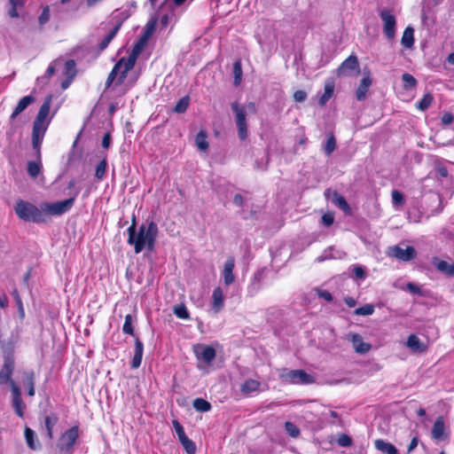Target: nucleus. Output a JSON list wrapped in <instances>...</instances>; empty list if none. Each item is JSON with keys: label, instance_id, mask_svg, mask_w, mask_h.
I'll return each mask as SVG.
<instances>
[{"label": "nucleus", "instance_id": "43", "mask_svg": "<svg viewBox=\"0 0 454 454\" xmlns=\"http://www.w3.org/2000/svg\"><path fill=\"white\" fill-rule=\"evenodd\" d=\"M432 102L433 97L431 94L427 93L418 102L417 108L420 111H425L431 106Z\"/></svg>", "mask_w": 454, "mask_h": 454}, {"label": "nucleus", "instance_id": "60", "mask_svg": "<svg viewBox=\"0 0 454 454\" xmlns=\"http://www.w3.org/2000/svg\"><path fill=\"white\" fill-rule=\"evenodd\" d=\"M50 18V11L49 8L46 7L43 9L42 14L39 17V22L40 24H44L49 20Z\"/></svg>", "mask_w": 454, "mask_h": 454}, {"label": "nucleus", "instance_id": "11", "mask_svg": "<svg viewBox=\"0 0 454 454\" xmlns=\"http://www.w3.org/2000/svg\"><path fill=\"white\" fill-rule=\"evenodd\" d=\"M325 195L329 199L331 200V201L336 206L338 207L340 209H341L344 213L346 214H349L351 212V208L349 207V205L348 204L347 200H345V198L340 195L339 192H331L330 190H326L325 192Z\"/></svg>", "mask_w": 454, "mask_h": 454}, {"label": "nucleus", "instance_id": "36", "mask_svg": "<svg viewBox=\"0 0 454 454\" xmlns=\"http://www.w3.org/2000/svg\"><path fill=\"white\" fill-rule=\"evenodd\" d=\"M242 75H243V71H242V67H241V63L239 60L233 64V76H234L233 83L235 86H239L241 83Z\"/></svg>", "mask_w": 454, "mask_h": 454}, {"label": "nucleus", "instance_id": "51", "mask_svg": "<svg viewBox=\"0 0 454 454\" xmlns=\"http://www.w3.org/2000/svg\"><path fill=\"white\" fill-rule=\"evenodd\" d=\"M159 16L161 27H167L174 18V12L171 11L168 13L161 14V12H160Z\"/></svg>", "mask_w": 454, "mask_h": 454}, {"label": "nucleus", "instance_id": "34", "mask_svg": "<svg viewBox=\"0 0 454 454\" xmlns=\"http://www.w3.org/2000/svg\"><path fill=\"white\" fill-rule=\"evenodd\" d=\"M157 20L158 18L153 17L150 19V20H148L145 27L144 33L141 35L142 37H144L146 40H149V38L152 36L155 30Z\"/></svg>", "mask_w": 454, "mask_h": 454}, {"label": "nucleus", "instance_id": "63", "mask_svg": "<svg viewBox=\"0 0 454 454\" xmlns=\"http://www.w3.org/2000/svg\"><path fill=\"white\" fill-rule=\"evenodd\" d=\"M354 274L356 278L359 279H364L365 278L364 270L361 266H356L354 268Z\"/></svg>", "mask_w": 454, "mask_h": 454}, {"label": "nucleus", "instance_id": "15", "mask_svg": "<svg viewBox=\"0 0 454 454\" xmlns=\"http://www.w3.org/2000/svg\"><path fill=\"white\" fill-rule=\"evenodd\" d=\"M234 267H235L234 259L232 257L228 258L226 260V262H224V267H223V282L226 286L231 285L235 280V277L233 274Z\"/></svg>", "mask_w": 454, "mask_h": 454}, {"label": "nucleus", "instance_id": "17", "mask_svg": "<svg viewBox=\"0 0 454 454\" xmlns=\"http://www.w3.org/2000/svg\"><path fill=\"white\" fill-rule=\"evenodd\" d=\"M372 80L371 78L370 74H366L364 78L361 80L358 88L356 91V99L362 101L365 98L366 93L372 85Z\"/></svg>", "mask_w": 454, "mask_h": 454}, {"label": "nucleus", "instance_id": "35", "mask_svg": "<svg viewBox=\"0 0 454 454\" xmlns=\"http://www.w3.org/2000/svg\"><path fill=\"white\" fill-rule=\"evenodd\" d=\"M193 408L198 411L206 412L211 410V404L203 398H196L193 401Z\"/></svg>", "mask_w": 454, "mask_h": 454}, {"label": "nucleus", "instance_id": "44", "mask_svg": "<svg viewBox=\"0 0 454 454\" xmlns=\"http://www.w3.org/2000/svg\"><path fill=\"white\" fill-rule=\"evenodd\" d=\"M374 312V306L372 304H365L355 309L354 313L357 316H370Z\"/></svg>", "mask_w": 454, "mask_h": 454}, {"label": "nucleus", "instance_id": "23", "mask_svg": "<svg viewBox=\"0 0 454 454\" xmlns=\"http://www.w3.org/2000/svg\"><path fill=\"white\" fill-rule=\"evenodd\" d=\"M358 67V59L356 56L350 55L346 59L338 69L339 74H345L347 70L353 71Z\"/></svg>", "mask_w": 454, "mask_h": 454}, {"label": "nucleus", "instance_id": "13", "mask_svg": "<svg viewBox=\"0 0 454 454\" xmlns=\"http://www.w3.org/2000/svg\"><path fill=\"white\" fill-rule=\"evenodd\" d=\"M14 369V361L12 356H6L4 358V365L0 371V385L13 381L11 377Z\"/></svg>", "mask_w": 454, "mask_h": 454}, {"label": "nucleus", "instance_id": "3", "mask_svg": "<svg viewBox=\"0 0 454 454\" xmlns=\"http://www.w3.org/2000/svg\"><path fill=\"white\" fill-rule=\"evenodd\" d=\"M77 196V192L74 197L67 199L62 201H57L54 203L43 202L42 210L43 211V218L44 223L48 221V217L50 215H61L67 212H68L72 207L74 206L75 197Z\"/></svg>", "mask_w": 454, "mask_h": 454}, {"label": "nucleus", "instance_id": "64", "mask_svg": "<svg viewBox=\"0 0 454 454\" xmlns=\"http://www.w3.org/2000/svg\"><path fill=\"white\" fill-rule=\"evenodd\" d=\"M406 287H407V290H409L411 294H420V288L418 286H416L415 284L408 283Z\"/></svg>", "mask_w": 454, "mask_h": 454}, {"label": "nucleus", "instance_id": "58", "mask_svg": "<svg viewBox=\"0 0 454 454\" xmlns=\"http://www.w3.org/2000/svg\"><path fill=\"white\" fill-rule=\"evenodd\" d=\"M331 252H332V248H329L328 250H325L324 253L320 256H318L317 258V262H324L325 260L336 258V256L333 255L331 254Z\"/></svg>", "mask_w": 454, "mask_h": 454}, {"label": "nucleus", "instance_id": "21", "mask_svg": "<svg viewBox=\"0 0 454 454\" xmlns=\"http://www.w3.org/2000/svg\"><path fill=\"white\" fill-rule=\"evenodd\" d=\"M35 98L31 96H26L23 97L16 106L15 109L13 110L12 114L10 116V120L13 121L20 113H22L29 105L34 103Z\"/></svg>", "mask_w": 454, "mask_h": 454}, {"label": "nucleus", "instance_id": "5", "mask_svg": "<svg viewBox=\"0 0 454 454\" xmlns=\"http://www.w3.org/2000/svg\"><path fill=\"white\" fill-rule=\"evenodd\" d=\"M231 107L234 114L239 138L242 141L246 140L248 137L246 106L238 102H232Z\"/></svg>", "mask_w": 454, "mask_h": 454}, {"label": "nucleus", "instance_id": "26", "mask_svg": "<svg viewBox=\"0 0 454 454\" xmlns=\"http://www.w3.org/2000/svg\"><path fill=\"white\" fill-rule=\"evenodd\" d=\"M59 421V417L56 413H51L44 418V427L47 431V435L50 439L53 438V428Z\"/></svg>", "mask_w": 454, "mask_h": 454}, {"label": "nucleus", "instance_id": "48", "mask_svg": "<svg viewBox=\"0 0 454 454\" xmlns=\"http://www.w3.org/2000/svg\"><path fill=\"white\" fill-rule=\"evenodd\" d=\"M175 315L181 319H188L189 312L184 305H178L174 308Z\"/></svg>", "mask_w": 454, "mask_h": 454}, {"label": "nucleus", "instance_id": "45", "mask_svg": "<svg viewBox=\"0 0 454 454\" xmlns=\"http://www.w3.org/2000/svg\"><path fill=\"white\" fill-rule=\"evenodd\" d=\"M49 122L35 121L33 125V134L44 136Z\"/></svg>", "mask_w": 454, "mask_h": 454}, {"label": "nucleus", "instance_id": "10", "mask_svg": "<svg viewBox=\"0 0 454 454\" xmlns=\"http://www.w3.org/2000/svg\"><path fill=\"white\" fill-rule=\"evenodd\" d=\"M348 339L351 341L355 351L358 354H365L370 351L372 346L368 342H364L363 337L359 333H350Z\"/></svg>", "mask_w": 454, "mask_h": 454}, {"label": "nucleus", "instance_id": "4", "mask_svg": "<svg viewBox=\"0 0 454 454\" xmlns=\"http://www.w3.org/2000/svg\"><path fill=\"white\" fill-rule=\"evenodd\" d=\"M280 380L288 384L308 385L314 382L313 377L303 370L282 369L279 372Z\"/></svg>", "mask_w": 454, "mask_h": 454}, {"label": "nucleus", "instance_id": "39", "mask_svg": "<svg viewBox=\"0 0 454 454\" xmlns=\"http://www.w3.org/2000/svg\"><path fill=\"white\" fill-rule=\"evenodd\" d=\"M402 81L403 83V88L405 90H411L416 87L417 81L416 79L410 74L405 73L402 75Z\"/></svg>", "mask_w": 454, "mask_h": 454}, {"label": "nucleus", "instance_id": "37", "mask_svg": "<svg viewBox=\"0 0 454 454\" xmlns=\"http://www.w3.org/2000/svg\"><path fill=\"white\" fill-rule=\"evenodd\" d=\"M25 379L27 384L28 391L27 395L30 396L35 395V373L33 371L25 372Z\"/></svg>", "mask_w": 454, "mask_h": 454}, {"label": "nucleus", "instance_id": "38", "mask_svg": "<svg viewBox=\"0 0 454 454\" xmlns=\"http://www.w3.org/2000/svg\"><path fill=\"white\" fill-rule=\"evenodd\" d=\"M64 74L69 79H74L76 74L75 62L74 60L70 59L65 63Z\"/></svg>", "mask_w": 454, "mask_h": 454}, {"label": "nucleus", "instance_id": "47", "mask_svg": "<svg viewBox=\"0 0 454 454\" xmlns=\"http://www.w3.org/2000/svg\"><path fill=\"white\" fill-rule=\"evenodd\" d=\"M285 429L287 434L294 438L300 435V429L293 422L286 421L285 423Z\"/></svg>", "mask_w": 454, "mask_h": 454}, {"label": "nucleus", "instance_id": "56", "mask_svg": "<svg viewBox=\"0 0 454 454\" xmlns=\"http://www.w3.org/2000/svg\"><path fill=\"white\" fill-rule=\"evenodd\" d=\"M338 443L342 447H348L352 443L351 438L347 434H342L338 439Z\"/></svg>", "mask_w": 454, "mask_h": 454}, {"label": "nucleus", "instance_id": "54", "mask_svg": "<svg viewBox=\"0 0 454 454\" xmlns=\"http://www.w3.org/2000/svg\"><path fill=\"white\" fill-rule=\"evenodd\" d=\"M119 67H120V65H114V67H113L112 71L110 72V74H109V75L107 77L106 82V88L110 87L111 84L113 83V82L117 77Z\"/></svg>", "mask_w": 454, "mask_h": 454}, {"label": "nucleus", "instance_id": "59", "mask_svg": "<svg viewBox=\"0 0 454 454\" xmlns=\"http://www.w3.org/2000/svg\"><path fill=\"white\" fill-rule=\"evenodd\" d=\"M317 294L318 297H320L327 301H333V295L331 294L330 292H328L326 290L317 289Z\"/></svg>", "mask_w": 454, "mask_h": 454}, {"label": "nucleus", "instance_id": "28", "mask_svg": "<svg viewBox=\"0 0 454 454\" xmlns=\"http://www.w3.org/2000/svg\"><path fill=\"white\" fill-rule=\"evenodd\" d=\"M375 447L378 450L386 454H398L397 449L392 443L383 440L375 441Z\"/></svg>", "mask_w": 454, "mask_h": 454}, {"label": "nucleus", "instance_id": "6", "mask_svg": "<svg viewBox=\"0 0 454 454\" xmlns=\"http://www.w3.org/2000/svg\"><path fill=\"white\" fill-rule=\"evenodd\" d=\"M78 437L79 427L74 426L60 435L57 442V448L60 452H72Z\"/></svg>", "mask_w": 454, "mask_h": 454}, {"label": "nucleus", "instance_id": "55", "mask_svg": "<svg viewBox=\"0 0 454 454\" xmlns=\"http://www.w3.org/2000/svg\"><path fill=\"white\" fill-rule=\"evenodd\" d=\"M392 200L395 205H402L403 203V194L396 190L392 192Z\"/></svg>", "mask_w": 454, "mask_h": 454}, {"label": "nucleus", "instance_id": "18", "mask_svg": "<svg viewBox=\"0 0 454 454\" xmlns=\"http://www.w3.org/2000/svg\"><path fill=\"white\" fill-rule=\"evenodd\" d=\"M406 346L415 353H424L427 348V346L415 334L408 337Z\"/></svg>", "mask_w": 454, "mask_h": 454}, {"label": "nucleus", "instance_id": "52", "mask_svg": "<svg viewBox=\"0 0 454 454\" xmlns=\"http://www.w3.org/2000/svg\"><path fill=\"white\" fill-rule=\"evenodd\" d=\"M335 147H336V140H335L334 137L333 135H331L327 138V141L325 145V153L327 155H330L335 150Z\"/></svg>", "mask_w": 454, "mask_h": 454}, {"label": "nucleus", "instance_id": "14", "mask_svg": "<svg viewBox=\"0 0 454 454\" xmlns=\"http://www.w3.org/2000/svg\"><path fill=\"white\" fill-rule=\"evenodd\" d=\"M136 64V61L130 58H121L115 65H120L118 68V83L121 84L125 80L127 74L130 71Z\"/></svg>", "mask_w": 454, "mask_h": 454}, {"label": "nucleus", "instance_id": "53", "mask_svg": "<svg viewBox=\"0 0 454 454\" xmlns=\"http://www.w3.org/2000/svg\"><path fill=\"white\" fill-rule=\"evenodd\" d=\"M172 425L173 427L175 428V431L178 436L179 441L186 436L183 426L176 419H174L172 421Z\"/></svg>", "mask_w": 454, "mask_h": 454}, {"label": "nucleus", "instance_id": "46", "mask_svg": "<svg viewBox=\"0 0 454 454\" xmlns=\"http://www.w3.org/2000/svg\"><path fill=\"white\" fill-rule=\"evenodd\" d=\"M106 167H107V163H106V160H101L99 162V164L97 166L96 171H95V177L98 180L103 179V177L106 175Z\"/></svg>", "mask_w": 454, "mask_h": 454}, {"label": "nucleus", "instance_id": "33", "mask_svg": "<svg viewBox=\"0 0 454 454\" xmlns=\"http://www.w3.org/2000/svg\"><path fill=\"white\" fill-rule=\"evenodd\" d=\"M195 144L199 150L206 152L208 148V143L207 140V134L205 131H200L195 137Z\"/></svg>", "mask_w": 454, "mask_h": 454}, {"label": "nucleus", "instance_id": "30", "mask_svg": "<svg viewBox=\"0 0 454 454\" xmlns=\"http://www.w3.org/2000/svg\"><path fill=\"white\" fill-rule=\"evenodd\" d=\"M261 383L255 380H247L240 387V390L244 394H251L259 389Z\"/></svg>", "mask_w": 454, "mask_h": 454}, {"label": "nucleus", "instance_id": "49", "mask_svg": "<svg viewBox=\"0 0 454 454\" xmlns=\"http://www.w3.org/2000/svg\"><path fill=\"white\" fill-rule=\"evenodd\" d=\"M12 295L14 297V300L16 301V304L18 306V310H19V315H20V319H23L25 317V310H24V307H23V303H22V301H21V298L18 293L17 290H14L12 292Z\"/></svg>", "mask_w": 454, "mask_h": 454}, {"label": "nucleus", "instance_id": "12", "mask_svg": "<svg viewBox=\"0 0 454 454\" xmlns=\"http://www.w3.org/2000/svg\"><path fill=\"white\" fill-rule=\"evenodd\" d=\"M11 388L12 393V405L17 415L20 418L23 417V410L25 408V404L21 398L20 389L15 384L14 381H11Z\"/></svg>", "mask_w": 454, "mask_h": 454}, {"label": "nucleus", "instance_id": "24", "mask_svg": "<svg viewBox=\"0 0 454 454\" xmlns=\"http://www.w3.org/2000/svg\"><path fill=\"white\" fill-rule=\"evenodd\" d=\"M434 264L435 268L447 276H454V263L446 261L434 259Z\"/></svg>", "mask_w": 454, "mask_h": 454}, {"label": "nucleus", "instance_id": "16", "mask_svg": "<svg viewBox=\"0 0 454 454\" xmlns=\"http://www.w3.org/2000/svg\"><path fill=\"white\" fill-rule=\"evenodd\" d=\"M224 305V295L221 287H216L213 291L212 294V309L215 314L219 313Z\"/></svg>", "mask_w": 454, "mask_h": 454}, {"label": "nucleus", "instance_id": "1", "mask_svg": "<svg viewBox=\"0 0 454 454\" xmlns=\"http://www.w3.org/2000/svg\"><path fill=\"white\" fill-rule=\"evenodd\" d=\"M127 231L128 244L133 246L136 254L141 253L145 248L153 251L159 233L158 225L153 221L141 224L137 230L131 224Z\"/></svg>", "mask_w": 454, "mask_h": 454}, {"label": "nucleus", "instance_id": "50", "mask_svg": "<svg viewBox=\"0 0 454 454\" xmlns=\"http://www.w3.org/2000/svg\"><path fill=\"white\" fill-rule=\"evenodd\" d=\"M40 165L35 161H29L27 163V172L32 177H36L40 173Z\"/></svg>", "mask_w": 454, "mask_h": 454}, {"label": "nucleus", "instance_id": "61", "mask_svg": "<svg viewBox=\"0 0 454 454\" xmlns=\"http://www.w3.org/2000/svg\"><path fill=\"white\" fill-rule=\"evenodd\" d=\"M43 138V136H42V135L32 134V143H33L34 148L36 149L40 146V145L42 144Z\"/></svg>", "mask_w": 454, "mask_h": 454}, {"label": "nucleus", "instance_id": "32", "mask_svg": "<svg viewBox=\"0 0 454 454\" xmlns=\"http://www.w3.org/2000/svg\"><path fill=\"white\" fill-rule=\"evenodd\" d=\"M147 41L148 40H146L144 37L140 36L139 40L134 45L130 54L129 55V58H130V59H134L135 61H137V57L139 56V54L143 51L144 47L147 43Z\"/></svg>", "mask_w": 454, "mask_h": 454}, {"label": "nucleus", "instance_id": "7", "mask_svg": "<svg viewBox=\"0 0 454 454\" xmlns=\"http://www.w3.org/2000/svg\"><path fill=\"white\" fill-rule=\"evenodd\" d=\"M193 353L199 361L198 368H201L200 363L210 364L215 357V350L210 346L205 344H196L193 346Z\"/></svg>", "mask_w": 454, "mask_h": 454}, {"label": "nucleus", "instance_id": "29", "mask_svg": "<svg viewBox=\"0 0 454 454\" xmlns=\"http://www.w3.org/2000/svg\"><path fill=\"white\" fill-rule=\"evenodd\" d=\"M402 44L405 48H411L414 43V29L411 27H407L403 34Z\"/></svg>", "mask_w": 454, "mask_h": 454}, {"label": "nucleus", "instance_id": "62", "mask_svg": "<svg viewBox=\"0 0 454 454\" xmlns=\"http://www.w3.org/2000/svg\"><path fill=\"white\" fill-rule=\"evenodd\" d=\"M334 217L332 214H325L322 216V222L325 226H330L333 224Z\"/></svg>", "mask_w": 454, "mask_h": 454}, {"label": "nucleus", "instance_id": "40", "mask_svg": "<svg viewBox=\"0 0 454 454\" xmlns=\"http://www.w3.org/2000/svg\"><path fill=\"white\" fill-rule=\"evenodd\" d=\"M182 446L188 454H194L196 452V444L193 441L187 436L180 440Z\"/></svg>", "mask_w": 454, "mask_h": 454}, {"label": "nucleus", "instance_id": "9", "mask_svg": "<svg viewBox=\"0 0 454 454\" xmlns=\"http://www.w3.org/2000/svg\"><path fill=\"white\" fill-rule=\"evenodd\" d=\"M388 255L403 262H408L416 256V250L411 246H408L405 248L399 246H394L389 247Z\"/></svg>", "mask_w": 454, "mask_h": 454}, {"label": "nucleus", "instance_id": "42", "mask_svg": "<svg viewBox=\"0 0 454 454\" xmlns=\"http://www.w3.org/2000/svg\"><path fill=\"white\" fill-rule=\"evenodd\" d=\"M189 102H190V98L189 97H183L182 98H180L175 108H174V111L176 113H178V114H182V113H184L189 106Z\"/></svg>", "mask_w": 454, "mask_h": 454}, {"label": "nucleus", "instance_id": "57", "mask_svg": "<svg viewBox=\"0 0 454 454\" xmlns=\"http://www.w3.org/2000/svg\"><path fill=\"white\" fill-rule=\"evenodd\" d=\"M307 98V93L304 90H299L294 93V99L296 102L301 103Z\"/></svg>", "mask_w": 454, "mask_h": 454}, {"label": "nucleus", "instance_id": "41", "mask_svg": "<svg viewBox=\"0 0 454 454\" xmlns=\"http://www.w3.org/2000/svg\"><path fill=\"white\" fill-rule=\"evenodd\" d=\"M133 317L130 314L126 315L125 321L122 326V331L126 334H129L134 336V328H133Z\"/></svg>", "mask_w": 454, "mask_h": 454}, {"label": "nucleus", "instance_id": "25", "mask_svg": "<svg viewBox=\"0 0 454 454\" xmlns=\"http://www.w3.org/2000/svg\"><path fill=\"white\" fill-rule=\"evenodd\" d=\"M51 102V97L49 96V97H47L45 98L44 102L41 106V107L39 109V112L37 114V116H36L35 121H42V122H48L47 121V117H48L49 113H50Z\"/></svg>", "mask_w": 454, "mask_h": 454}, {"label": "nucleus", "instance_id": "8", "mask_svg": "<svg viewBox=\"0 0 454 454\" xmlns=\"http://www.w3.org/2000/svg\"><path fill=\"white\" fill-rule=\"evenodd\" d=\"M380 17L383 22V32L387 39L392 40L395 35L396 20L388 10H382Z\"/></svg>", "mask_w": 454, "mask_h": 454}, {"label": "nucleus", "instance_id": "27", "mask_svg": "<svg viewBox=\"0 0 454 454\" xmlns=\"http://www.w3.org/2000/svg\"><path fill=\"white\" fill-rule=\"evenodd\" d=\"M334 91V83L333 82H327L325 84L324 93L318 99V104L323 106L327 101L333 97Z\"/></svg>", "mask_w": 454, "mask_h": 454}, {"label": "nucleus", "instance_id": "2", "mask_svg": "<svg viewBox=\"0 0 454 454\" xmlns=\"http://www.w3.org/2000/svg\"><path fill=\"white\" fill-rule=\"evenodd\" d=\"M15 213L23 221L32 222L35 223H44V218L43 215L44 214L42 210V205L39 207L35 205L24 201L18 200L15 205Z\"/></svg>", "mask_w": 454, "mask_h": 454}, {"label": "nucleus", "instance_id": "19", "mask_svg": "<svg viewBox=\"0 0 454 454\" xmlns=\"http://www.w3.org/2000/svg\"><path fill=\"white\" fill-rule=\"evenodd\" d=\"M445 425L442 417H438L432 428V437L436 441H442L445 438Z\"/></svg>", "mask_w": 454, "mask_h": 454}, {"label": "nucleus", "instance_id": "31", "mask_svg": "<svg viewBox=\"0 0 454 454\" xmlns=\"http://www.w3.org/2000/svg\"><path fill=\"white\" fill-rule=\"evenodd\" d=\"M121 23L116 24L99 43V50H105L118 33Z\"/></svg>", "mask_w": 454, "mask_h": 454}, {"label": "nucleus", "instance_id": "22", "mask_svg": "<svg viewBox=\"0 0 454 454\" xmlns=\"http://www.w3.org/2000/svg\"><path fill=\"white\" fill-rule=\"evenodd\" d=\"M24 436L29 449L33 450H40L41 444L37 440L36 434L34 430H32L28 427H26L24 430Z\"/></svg>", "mask_w": 454, "mask_h": 454}, {"label": "nucleus", "instance_id": "20", "mask_svg": "<svg viewBox=\"0 0 454 454\" xmlns=\"http://www.w3.org/2000/svg\"><path fill=\"white\" fill-rule=\"evenodd\" d=\"M143 353H144L143 342L138 338H136L135 347H134V356H133L132 362H131L132 368L137 369L141 365Z\"/></svg>", "mask_w": 454, "mask_h": 454}]
</instances>
